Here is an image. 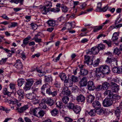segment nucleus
Masks as SVG:
<instances>
[{
    "label": "nucleus",
    "instance_id": "nucleus-43",
    "mask_svg": "<svg viewBox=\"0 0 122 122\" xmlns=\"http://www.w3.org/2000/svg\"><path fill=\"white\" fill-rule=\"evenodd\" d=\"M59 76L61 80L62 81H65L66 80V76L65 74L64 73H60L59 75Z\"/></svg>",
    "mask_w": 122,
    "mask_h": 122
},
{
    "label": "nucleus",
    "instance_id": "nucleus-20",
    "mask_svg": "<svg viewBox=\"0 0 122 122\" xmlns=\"http://www.w3.org/2000/svg\"><path fill=\"white\" fill-rule=\"evenodd\" d=\"M85 59L84 60V62L86 63L87 65H92V62H90V57L89 56H84ZM93 60H92V61Z\"/></svg>",
    "mask_w": 122,
    "mask_h": 122
},
{
    "label": "nucleus",
    "instance_id": "nucleus-34",
    "mask_svg": "<svg viewBox=\"0 0 122 122\" xmlns=\"http://www.w3.org/2000/svg\"><path fill=\"white\" fill-rule=\"evenodd\" d=\"M10 105L11 106V105H14L15 107L16 106V105L18 102L17 100L15 99H14L13 100L11 99L10 100Z\"/></svg>",
    "mask_w": 122,
    "mask_h": 122
},
{
    "label": "nucleus",
    "instance_id": "nucleus-64",
    "mask_svg": "<svg viewBox=\"0 0 122 122\" xmlns=\"http://www.w3.org/2000/svg\"><path fill=\"white\" fill-rule=\"evenodd\" d=\"M96 90L97 91H100L102 89V86L101 85H99L96 87Z\"/></svg>",
    "mask_w": 122,
    "mask_h": 122
},
{
    "label": "nucleus",
    "instance_id": "nucleus-49",
    "mask_svg": "<svg viewBox=\"0 0 122 122\" xmlns=\"http://www.w3.org/2000/svg\"><path fill=\"white\" fill-rule=\"evenodd\" d=\"M60 11V9L56 7L55 8H51L50 9V11L51 12H58Z\"/></svg>",
    "mask_w": 122,
    "mask_h": 122
},
{
    "label": "nucleus",
    "instance_id": "nucleus-26",
    "mask_svg": "<svg viewBox=\"0 0 122 122\" xmlns=\"http://www.w3.org/2000/svg\"><path fill=\"white\" fill-rule=\"evenodd\" d=\"M46 114V112L43 110H39L37 114V117L38 118H41Z\"/></svg>",
    "mask_w": 122,
    "mask_h": 122
},
{
    "label": "nucleus",
    "instance_id": "nucleus-12",
    "mask_svg": "<svg viewBox=\"0 0 122 122\" xmlns=\"http://www.w3.org/2000/svg\"><path fill=\"white\" fill-rule=\"evenodd\" d=\"M28 108L29 107L28 105H25L20 108L17 107L16 110H18V112L20 113H22Z\"/></svg>",
    "mask_w": 122,
    "mask_h": 122
},
{
    "label": "nucleus",
    "instance_id": "nucleus-59",
    "mask_svg": "<svg viewBox=\"0 0 122 122\" xmlns=\"http://www.w3.org/2000/svg\"><path fill=\"white\" fill-rule=\"evenodd\" d=\"M105 46L104 45L102 44L101 43L98 45L97 47L98 48L99 50L100 49L102 50H103L104 49Z\"/></svg>",
    "mask_w": 122,
    "mask_h": 122
},
{
    "label": "nucleus",
    "instance_id": "nucleus-24",
    "mask_svg": "<svg viewBox=\"0 0 122 122\" xmlns=\"http://www.w3.org/2000/svg\"><path fill=\"white\" fill-rule=\"evenodd\" d=\"M99 108L96 109V113L99 115H102L104 113V111L103 108L101 107L98 108Z\"/></svg>",
    "mask_w": 122,
    "mask_h": 122
},
{
    "label": "nucleus",
    "instance_id": "nucleus-28",
    "mask_svg": "<svg viewBox=\"0 0 122 122\" xmlns=\"http://www.w3.org/2000/svg\"><path fill=\"white\" fill-rule=\"evenodd\" d=\"M26 96L28 99L32 100L35 97H36V95L33 93H32L27 94L26 95Z\"/></svg>",
    "mask_w": 122,
    "mask_h": 122
},
{
    "label": "nucleus",
    "instance_id": "nucleus-60",
    "mask_svg": "<svg viewBox=\"0 0 122 122\" xmlns=\"http://www.w3.org/2000/svg\"><path fill=\"white\" fill-rule=\"evenodd\" d=\"M118 24L117 22V21H116L115 23V29H117L118 28H119L122 26V24H118Z\"/></svg>",
    "mask_w": 122,
    "mask_h": 122
},
{
    "label": "nucleus",
    "instance_id": "nucleus-21",
    "mask_svg": "<svg viewBox=\"0 0 122 122\" xmlns=\"http://www.w3.org/2000/svg\"><path fill=\"white\" fill-rule=\"evenodd\" d=\"M95 97L92 95H89L86 97L87 101L89 103H92L94 100Z\"/></svg>",
    "mask_w": 122,
    "mask_h": 122
},
{
    "label": "nucleus",
    "instance_id": "nucleus-27",
    "mask_svg": "<svg viewBox=\"0 0 122 122\" xmlns=\"http://www.w3.org/2000/svg\"><path fill=\"white\" fill-rule=\"evenodd\" d=\"M63 92L67 96L70 95L71 94V91L67 87H65L64 88Z\"/></svg>",
    "mask_w": 122,
    "mask_h": 122
},
{
    "label": "nucleus",
    "instance_id": "nucleus-37",
    "mask_svg": "<svg viewBox=\"0 0 122 122\" xmlns=\"http://www.w3.org/2000/svg\"><path fill=\"white\" fill-rule=\"evenodd\" d=\"M48 25L50 26H54L55 25V21L53 20H49L47 22Z\"/></svg>",
    "mask_w": 122,
    "mask_h": 122
},
{
    "label": "nucleus",
    "instance_id": "nucleus-44",
    "mask_svg": "<svg viewBox=\"0 0 122 122\" xmlns=\"http://www.w3.org/2000/svg\"><path fill=\"white\" fill-rule=\"evenodd\" d=\"M88 73L87 70L84 69L81 70L80 71V74L84 76L87 75Z\"/></svg>",
    "mask_w": 122,
    "mask_h": 122
},
{
    "label": "nucleus",
    "instance_id": "nucleus-48",
    "mask_svg": "<svg viewBox=\"0 0 122 122\" xmlns=\"http://www.w3.org/2000/svg\"><path fill=\"white\" fill-rule=\"evenodd\" d=\"M39 111L38 109L37 108H36L35 109H33L32 111V112L34 116H36L37 117V114H38Z\"/></svg>",
    "mask_w": 122,
    "mask_h": 122
},
{
    "label": "nucleus",
    "instance_id": "nucleus-4",
    "mask_svg": "<svg viewBox=\"0 0 122 122\" xmlns=\"http://www.w3.org/2000/svg\"><path fill=\"white\" fill-rule=\"evenodd\" d=\"M99 68L105 74H108L110 71L109 67L106 65L101 66Z\"/></svg>",
    "mask_w": 122,
    "mask_h": 122
},
{
    "label": "nucleus",
    "instance_id": "nucleus-54",
    "mask_svg": "<svg viewBox=\"0 0 122 122\" xmlns=\"http://www.w3.org/2000/svg\"><path fill=\"white\" fill-rule=\"evenodd\" d=\"M30 25H31L32 29L34 30H35L38 27V25L35 23H32L30 24Z\"/></svg>",
    "mask_w": 122,
    "mask_h": 122
},
{
    "label": "nucleus",
    "instance_id": "nucleus-51",
    "mask_svg": "<svg viewBox=\"0 0 122 122\" xmlns=\"http://www.w3.org/2000/svg\"><path fill=\"white\" fill-rule=\"evenodd\" d=\"M62 100L63 102L65 104L67 103L69 100V97H64L62 98Z\"/></svg>",
    "mask_w": 122,
    "mask_h": 122
},
{
    "label": "nucleus",
    "instance_id": "nucleus-3",
    "mask_svg": "<svg viewBox=\"0 0 122 122\" xmlns=\"http://www.w3.org/2000/svg\"><path fill=\"white\" fill-rule=\"evenodd\" d=\"M10 87L11 89V92H9L7 91L6 88H4L3 89V93L5 95H7L9 96H10L13 91V90L15 87V85L13 84H10Z\"/></svg>",
    "mask_w": 122,
    "mask_h": 122
},
{
    "label": "nucleus",
    "instance_id": "nucleus-23",
    "mask_svg": "<svg viewBox=\"0 0 122 122\" xmlns=\"http://www.w3.org/2000/svg\"><path fill=\"white\" fill-rule=\"evenodd\" d=\"M41 11L42 13L44 14H46L48 12L50 11V9L46 8V5L43 6L41 9Z\"/></svg>",
    "mask_w": 122,
    "mask_h": 122
},
{
    "label": "nucleus",
    "instance_id": "nucleus-1",
    "mask_svg": "<svg viewBox=\"0 0 122 122\" xmlns=\"http://www.w3.org/2000/svg\"><path fill=\"white\" fill-rule=\"evenodd\" d=\"M117 109L115 111V117H116V120L113 121V122H118L119 119L120 112L122 110V102L120 103L118 107H117Z\"/></svg>",
    "mask_w": 122,
    "mask_h": 122
},
{
    "label": "nucleus",
    "instance_id": "nucleus-14",
    "mask_svg": "<svg viewBox=\"0 0 122 122\" xmlns=\"http://www.w3.org/2000/svg\"><path fill=\"white\" fill-rule=\"evenodd\" d=\"M113 94L111 90H105L103 93L104 96L108 97L110 98H112Z\"/></svg>",
    "mask_w": 122,
    "mask_h": 122
},
{
    "label": "nucleus",
    "instance_id": "nucleus-57",
    "mask_svg": "<svg viewBox=\"0 0 122 122\" xmlns=\"http://www.w3.org/2000/svg\"><path fill=\"white\" fill-rule=\"evenodd\" d=\"M64 119L66 122H72L73 121L71 118L67 117H65Z\"/></svg>",
    "mask_w": 122,
    "mask_h": 122
},
{
    "label": "nucleus",
    "instance_id": "nucleus-22",
    "mask_svg": "<svg viewBox=\"0 0 122 122\" xmlns=\"http://www.w3.org/2000/svg\"><path fill=\"white\" fill-rule=\"evenodd\" d=\"M81 109V107L80 106L76 105H75L73 110L76 113L78 114L80 112Z\"/></svg>",
    "mask_w": 122,
    "mask_h": 122
},
{
    "label": "nucleus",
    "instance_id": "nucleus-47",
    "mask_svg": "<svg viewBox=\"0 0 122 122\" xmlns=\"http://www.w3.org/2000/svg\"><path fill=\"white\" fill-rule=\"evenodd\" d=\"M46 6L47 7V8L49 9H50L52 6V3L50 1H46Z\"/></svg>",
    "mask_w": 122,
    "mask_h": 122
},
{
    "label": "nucleus",
    "instance_id": "nucleus-15",
    "mask_svg": "<svg viewBox=\"0 0 122 122\" xmlns=\"http://www.w3.org/2000/svg\"><path fill=\"white\" fill-rule=\"evenodd\" d=\"M73 24L72 23H68L66 25V26H68V28H67V30H69V32L71 33H75L76 31L74 30H70L71 29V28H74V26H73Z\"/></svg>",
    "mask_w": 122,
    "mask_h": 122
},
{
    "label": "nucleus",
    "instance_id": "nucleus-53",
    "mask_svg": "<svg viewBox=\"0 0 122 122\" xmlns=\"http://www.w3.org/2000/svg\"><path fill=\"white\" fill-rule=\"evenodd\" d=\"M112 42L110 40H108V41L107 40L103 41V43H106L107 45L109 47L111 46Z\"/></svg>",
    "mask_w": 122,
    "mask_h": 122
},
{
    "label": "nucleus",
    "instance_id": "nucleus-18",
    "mask_svg": "<svg viewBox=\"0 0 122 122\" xmlns=\"http://www.w3.org/2000/svg\"><path fill=\"white\" fill-rule=\"evenodd\" d=\"M80 84L82 86H85L87 84V79L86 77H83L81 80Z\"/></svg>",
    "mask_w": 122,
    "mask_h": 122
},
{
    "label": "nucleus",
    "instance_id": "nucleus-2",
    "mask_svg": "<svg viewBox=\"0 0 122 122\" xmlns=\"http://www.w3.org/2000/svg\"><path fill=\"white\" fill-rule=\"evenodd\" d=\"M26 81L25 86L24 87V89L25 91L30 90L34 82V80L32 78L29 79Z\"/></svg>",
    "mask_w": 122,
    "mask_h": 122
},
{
    "label": "nucleus",
    "instance_id": "nucleus-45",
    "mask_svg": "<svg viewBox=\"0 0 122 122\" xmlns=\"http://www.w3.org/2000/svg\"><path fill=\"white\" fill-rule=\"evenodd\" d=\"M40 35H36L35 37H34L35 41L37 42H41V38H38V36Z\"/></svg>",
    "mask_w": 122,
    "mask_h": 122
},
{
    "label": "nucleus",
    "instance_id": "nucleus-58",
    "mask_svg": "<svg viewBox=\"0 0 122 122\" xmlns=\"http://www.w3.org/2000/svg\"><path fill=\"white\" fill-rule=\"evenodd\" d=\"M7 59V58H2V60L0 61V64L1 65H3L4 64L6 61Z\"/></svg>",
    "mask_w": 122,
    "mask_h": 122
},
{
    "label": "nucleus",
    "instance_id": "nucleus-41",
    "mask_svg": "<svg viewBox=\"0 0 122 122\" xmlns=\"http://www.w3.org/2000/svg\"><path fill=\"white\" fill-rule=\"evenodd\" d=\"M31 38L30 37H28L25 38L23 40V44L25 45H27L29 43V40Z\"/></svg>",
    "mask_w": 122,
    "mask_h": 122
},
{
    "label": "nucleus",
    "instance_id": "nucleus-7",
    "mask_svg": "<svg viewBox=\"0 0 122 122\" xmlns=\"http://www.w3.org/2000/svg\"><path fill=\"white\" fill-rule=\"evenodd\" d=\"M98 5H100V6H98L97 7V8L96 10V11L97 12H105L107 11L108 9V6L107 5L103 7L102 8V3H98Z\"/></svg>",
    "mask_w": 122,
    "mask_h": 122
},
{
    "label": "nucleus",
    "instance_id": "nucleus-61",
    "mask_svg": "<svg viewBox=\"0 0 122 122\" xmlns=\"http://www.w3.org/2000/svg\"><path fill=\"white\" fill-rule=\"evenodd\" d=\"M37 97H35L32 100H33V102L34 104H36L38 103V100L37 99Z\"/></svg>",
    "mask_w": 122,
    "mask_h": 122
},
{
    "label": "nucleus",
    "instance_id": "nucleus-6",
    "mask_svg": "<svg viewBox=\"0 0 122 122\" xmlns=\"http://www.w3.org/2000/svg\"><path fill=\"white\" fill-rule=\"evenodd\" d=\"M110 86L112 92L116 93L119 90V86L116 83L111 82L110 83Z\"/></svg>",
    "mask_w": 122,
    "mask_h": 122
},
{
    "label": "nucleus",
    "instance_id": "nucleus-33",
    "mask_svg": "<svg viewBox=\"0 0 122 122\" xmlns=\"http://www.w3.org/2000/svg\"><path fill=\"white\" fill-rule=\"evenodd\" d=\"M121 97V96L117 94L113 95V94L111 98H113L115 101H118L120 99Z\"/></svg>",
    "mask_w": 122,
    "mask_h": 122
},
{
    "label": "nucleus",
    "instance_id": "nucleus-31",
    "mask_svg": "<svg viewBox=\"0 0 122 122\" xmlns=\"http://www.w3.org/2000/svg\"><path fill=\"white\" fill-rule=\"evenodd\" d=\"M119 33L117 32H115L114 33L112 37V39L113 41H115L118 39V36Z\"/></svg>",
    "mask_w": 122,
    "mask_h": 122
},
{
    "label": "nucleus",
    "instance_id": "nucleus-29",
    "mask_svg": "<svg viewBox=\"0 0 122 122\" xmlns=\"http://www.w3.org/2000/svg\"><path fill=\"white\" fill-rule=\"evenodd\" d=\"M91 49L92 54H96L99 51V50L97 47H94L92 48Z\"/></svg>",
    "mask_w": 122,
    "mask_h": 122
},
{
    "label": "nucleus",
    "instance_id": "nucleus-52",
    "mask_svg": "<svg viewBox=\"0 0 122 122\" xmlns=\"http://www.w3.org/2000/svg\"><path fill=\"white\" fill-rule=\"evenodd\" d=\"M0 110L3 111H5L7 113H9L10 111V109H8L6 107H4L2 106H0Z\"/></svg>",
    "mask_w": 122,
    "mask_h": 122
},
{
    "label": "nucleus",
    "instance_id": "nucleus-19",
    "mask_svg": "<svg viewBox=\"0 0 122 122\" xmlns=\"http://www.w3.org/2000/svg\"><path fill=\"white\" fill-rule=\"evenodd\" d=\"M85 98L84 96L83 95L81 94L77 97L76 100L79 102H84Z\"/></svg>",
    "mask_w": 122,
    "mask_h": 122
},
{
    "label": "nucleus",
    "instance_id": "nucleus-55",
    "mask_svg": "<svg viewBox=\"0 0 122 122\" xmlns=\"http://www.w3.org/2000/svg\"><path fill=\"white\" fill-rule=\"evenodd\" d=\"M100 61V60L99 59L97 58L96 60L94 61V63H93V66L95 67L99 65Z\"/></svg>",
    "mask_w": 122,
    "mask_h": 122
},
{
    "label": "nucleus",
    "instance_id": "nucleus-40",
    "mask_svg": "<svg viewBox=\"0 0 122 122\" xmlns=\"http://www.w3.org/2000/svg\"><path fill=\"white\" fill-rule=\"evenodd\" d=\"M17 93L19 96L21 97L22 98L24 97V91L23 90L21 89L19 90L17 92Z\"/></svg>",
    "mask_w": 122,
    "mask_h": 122
},
{
    "label": "nucleus",
    "instance_id": "nucleus-56",
    "mask_svg": "<svg viewBox=\"0 0 122 122\" xmlns=\"http://www.w3.org/2000/svg\"><path fill=\"white\" fill-rule=\"evenodd\" d=\"M61 9L63 12H67L68 10V8L65 6H63L61 7Z\"/></svg>",
    "mask_w": 122,
    "mask_h": 122
},
{
    "label": "nucleus",
    "instance_id": "nucleus-35",
    "mask_svg": "<svg viewBox=\"0 0 122 122\" xmlns=\"http://www.w3.org/2000/svg\"><path fill=\"white\" fill-rule=\"evenodd\" d=\"M56 107L60 109H61L64 106L63 103L60 101L56 102Z\"/></svg>",
    "mask_w": 122,
    "mask_h": 122
},
{
    "label": "nucleus",
    "instance_id": "nucleus-38",
    "mask_svg": "<svg viewBox=\"0 0 122 122\" xmlns=\"http://www.w3.org/2000/svg\"><path fill=\"white\" fill-rule=\"evenodd\" d=\"M18 84L19 86H21L24 83L25 80L24 79L21 78L19 79L18 80Z\"/></svg>",
    "mask_w": 122,
    "mask_h": 122
},
{
    "label": "nucleus",
    "instance_id": "nucleus-17",
    "mask_svg": "<svg viewBox=\"0 0 122 122\" xmlns=\"http://www.w3.org/2000/svg\"><path fill=\"white\" fill-rule=\"evenodd\" d=\"M92 106L95 108H98L101 107V105L100 102L97 100H96L94 101L92 103Z\"/></svg>",
    "mask_w": 122,
    "mask_h": 122
},
{
    "label": "nucleus",
    "instance_id": "nucleus-11",
    "mask_svg": "<svg viewBox=\"0 0 122 122\" xmlns=\"http://www.w3.org/2000/svg\"><path fill=\"white\" fill-rule=\"evenodd\" d=\"M42 102H45L49 106H51L53 105L54 103L53 101L50 98H47L45 99H42Z\"/></svg>",
    "mask_w": 122,
    "mask_h": 122
},
{
    "label": "nucleus",
    "instance_id": "nucleus-25",
    "mask_svg": "<svg viewBox=\"0 0 122 122\" xmlns=\"http://www.w3.org/2000/svg\"><path fill=\"white\" fill-rule=\"evenodd\" d=\"M110 85L107 82H104L102 85V90H108V89Z\"/></svg>",
    "mask_w": 122,
    "mask_h": 122
},
{
    "label": "nucleus",
    "instance_id": "nucleus-13",
    "mask_svg": "<svg viewBox=\"0 0 122 122\" xmlns=\"http://www.w3.org/2000/svg\"><path fill=\"white\" fill-rule=\"evenodd\" d=\"M14 66H15L16 68L20 70H21L22 69V64L19 60H17V62L14 65Z\"/></svg>",
    "mask_w": 122,
    "mask_h": 122
},
{
    "label": "nucleus",
    "instance_id": "nucleus-10",
    "mask_svg": "<svg viewBox=\"0 0 122 122\" xmlns=\"http://www.w3.org/2000/svg\"><path fill=\"white\" fill-rule=\"evenodd\" d=\"M50 86V85L48 83H46L42 86L41 88V93L43 95L45 96V91H46Z\"/></svg>",
    "mask_w": 122,
    "mask_h": 122
},
{
    "label": "nucleus",
    "instance_id": "nucleus-9",
    "mask_svg": "<svg viewBox=\"0 0 122 122\" xmlns=\"http://www.w3.org/2000/svg\"><path fill=\"white\" fill-rule=\"evenodd\" d=\"M96 75L98 78H99L104 77L105 74L102 71L100 70V69L99 68L96 69Z\"/></svg>",
    "mask_w": 122,
    "mask_h": 122
},
{
    "label": "nucleus",
    "instance_id": "nucleus-46",
    "mask_svg": "<svg viewBox=\"0 0 122 122\" xmlns=\"http://www.w3.org/2000/svg\"><path fill=\"white\" fill-rule=\"evenodd\" d=\"M113 52L114 54L117 55H119L121 53L120 49L117 47L114 49Z\"/></svg>",
    "mask_w": 122,
    "mask_h": 122
},
{
    "label": "nucleus",
    "instance_id": "nucleus-32",
    "mask_svg": "<svg viewBox=\"0 0 122 122\" xmlns=\"http://www.w3.org/2000/svg\"><path fill=\"white\" fill-rule=\"evenodd\" d=\"M113 61H116V59L114 57L109 58L108 57L106 61V62L107 63H111Z\"/></svg>",
    "mask_w": 122,
    "mask_h": 122
},
{
    "label": "nucleus",
    "instance_id": "nucleus-30",
    "mask_svg": "<svg viewBox=\"0 0 122 122\" xmlns=\"http://www.w3.org/2000/svg\"><path fill=\"white\" fill-rule=\"evenodd\" d=\"M52 115L54 116H56L59 113V111L56 108H55L52 110L51 112Z\"/></svg>",
    "mask_w": 122,
    "mask_h": 122
},
{
    "label": "nucleus",
    "instance_id": "nucleus-36",
    "mask_svg": "<svg viewBox=\"0 0 122 122\" xmlns=\"http://www.w3.org/2000/svg\"><path fill=\"white\" fill-rule=\"evenodd\" d=\"M88 113L89 115L92 117L94 116L96 113V109H92L89 112H88Z\"/></svg>",
    "mask_w": 122,
    "mask_h": 122
},
{
    "label": "nucleus",
    "instance_id": "nucleus-5",
    "mask_svg": "<svg viewBox=\"0 0 122 122\" xmlns=\"http://www.w3.org/2000/svg\"><path fill=\"white\" fill-rule=\"evenodd\" d=\"M112 104V101L110 98H106L102 102L103 106L106 107L111 106Z\"/></svg>",
    "mask_w": 122,
    "mask_h": 122
},
{
    "label": "nucleus",
    "instance_id": "nucleus-8",
    "mask_svg": "<svg viewBox=\"0 0 122 122\" xmlns=\"http://www.w3.org/2000/svg\"><path fill=\"white\" fill-rule=\"evenodd\" d=\"M87 87L88 89L90 91H93L96 89V86L94 82L89 81L87 82Z\"/></svg>",
    "mask_w": 122,
    "mask_h": 122
},
{
    "label": "nucleus",
    "instance_id": "nucleus-50",
    "mask_svg": "<svg viewBox=\"0 0 122 122\" xmlns=\"http://www.w3.org/2000/svg\"><path fill=\"white\" fill-rule=\"evenodd\" d=\"M42 102L39 104V106L40 108L42 109H45L46 107V104L45 103V102Z\"/></svg>",
    "mask_w": 122,
    "mask_h": 122
},
{
    "label": "nucleus",
    "instance_id": "nucleus-39",
    "mask_svg": "<svg viewBox=\"0 0 122 122\" xmlns=\"http://www.w3.org/2000/svg\"><path fill=\"white\" fill-rule=\"evenodd\" d=\"M44 78L45 81L46 82H50V80H51L52 79V77L50 75H45L44 76Z\"/></svg>",
    "mask_w": 122,
    "mask_h": 122
},
{
    "label": "nucleus",
    "instance_id": "nucleus-16",
    "mask_svg": "<svg viewBox=\"0 0 122 122\" xmlns=\"http://www.w3.org/2000/svg\"><path fill=\"white\" fill-rule=\"evenodd\" d=\"M73 83V81H72L71 80L68 79L65 80L64 82V84L65 86H66V87H69L72 86Z\"/></svg>",
    "mask_w": 122,
    "mask_h": 122
},
{
    "label": "nucleus",
    "instance_id": "nucleus-63",
    "mask_svg": "<svg viewBox=\"0 0 122 122\" xmlns=\"http://www.w3.org/2000/svg\"><path fill=\"white\" fill-rule=\"evenodd\" d=\"M51 92L52 91L51 89V86L46 91V93L49 95H51Z\"/></svg>",
    "mask_w": 122,
    "mask_h": 122
},
{
    "label": "nucleus",
    "instance_id": "nucleus-62",
    "mask_svg": "<svg viewBox=\"0 0 122 122\" xmlns=\"http://www.w3.org/2000/svg\"><path fill=\"white\" fill-rule=\"evenodd\" d=\"M71 81H73V82H76L78 81L77 78L76 76H72L71 77Z\"/></svg>",
    "mask_w": 122,
    "mask_h": 122
},
{
    "label": "nucleus",
    "instance_id": "nucleus-42",
    "mask_svg": "<svg viewBox=\"0 0 122 122\" xmlns=\"http://www.w3.org/2000/svg\"><path fill=\"white\" fill-rule=\"evenodd\" d=\"M75 106V105L71 103H69L68 104L67 107L69 110H73V108H74Z\"/></svg>",
    "mask_w": 122,
    "mask_h": 122
}]
</instances>
